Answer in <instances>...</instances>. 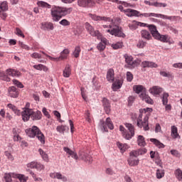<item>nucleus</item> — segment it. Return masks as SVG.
Masks as SVG:
<instances>
[{
	"mask_svg": "<svg viewBox=\"0 0 182 182\" xmlns=\"http://www.w3.org/2000/svg\"><path fill=\"white\" fill-rule=\"evenodd\" d=\"M175 176H176V177H177V178L178 180H181V178H182V171H181V170L177 169L175 171Z\"/></svg>",
	"mask_w": 182,
	"mask_h": 182,
	"instance_id": "nucleus-58",
	"label": "nucleus"
},
{
	"mask_svg": "<svg viewBox=\"0 0 182 182\" xmlns=\"http://www.w3.org/2000/svg\"><path fill=\"white\" fill-rule=\"evenodd\" d=\"M117 146L118 149H119L121 153H124V151H126L129 149V145H127V144L117 142Z\"/></svg>",
	"mask_w": 182,
	"mask_h": 182,
	"instance_id": "nucleus-33",
	"label": "nucleus"
},
{
	"mask_svg": "<svg viewBox=\"0 0 182 182\" xmlns=\"http://www.w3.org/2000/svg\"><path fill=\"white\" fill-rule=\"evenodd\" d=\"M70 75H72V70L70 69V65L68 64L63 72V76L64 77H70Z\"/></svg>",
	"mask_w": 182,
	"mask_h": 182,
	"instance_id": "nucleus-28",
	"label": "nucleus"
},
{
	"mask_svg": "<svg viewBox=\"0 0 182 182\" xmlns=\"http://www.w3.org/2000/svg\"><path fill=\"white\" fill-rule=\"evenodd\" d=\"M160 75L164 77H168V79H174V75H173V73L170 72L167 73L166 71H161Z\"/></svg>",
	"mask_w": 182,
	"mask_h": 182,
	"instance_id": "nucleus-39",
	"label": "nucleus"
},
{
	"mask_svg": "<svg viewBox=\"0 0 182 182\" xmlns=\"http://www.w3.org/2000/svg\"><path fill=\"white\" fill-rule=\"evenodd\" d=\"M171 136L173 139H180V135H178L177 127H171Z\"/></svg>",
	"mask_w": 182,
	"mask_h": 182,
	"instance_id": "nucleus-35",
	"label": "nucleus"
},
{
	"mask_svg": "<svg viewBox=\"0 0 182 182\" xmlns=\"http://www.w3.org/2000/svg\"><path fill=\"white\" fill-rule=\"evenodd\" d=\"M123 85V80H117L114 82L112 84V90L116 92L118 89H120Z\"/></svg>",
	"mask_w": 182,
	"mask_h": 182,
	"instance_id": "nucleus-29",
	"label": "nucleus"
},
{
	"mask_svg": "<svg viewBox=\"0 0 182 182\" xmlns=\"http://www.w3.org/2000/svg\"><path fill=\"white\" fill-rule=\"evenodd\" d=\"M85 27L88 33L94 38H100V31L99 30H95V28L90 25V23L86 22Z\"/></svg>",
	"mask_w": 182,
	"mask_h": 182,
	"instance_id": "nucleus-11",
	"label": "nucleus"
},
{
	"mask_svg": "<svg viewBox=\"0 0 182 182\" xmlns=\"http://www.w3.org/2000/svg\"><path fill=\"white\" fill-rule=\"evenodd\" d=\"M138 153L139 156H143V154L147 153V149H146V148L139 149H138Z\"/></svg>",
	"mask_w": 182,
	"mask_h": 182,
	"instance_id": "nucleus-63",
	"label": "nucleus"
},
{
	"mask_svg": "<svg viewBox=\"0 0 182 182\" xmlns=\"http://www.w3.org/2000/svg\"><path fill=\"white\" fill-rule=\"evenodd\" d=\"M112 48H113V49H115V50L122 49V48H123V42H118L114 44H112Z\"/></svg>",
	"mask_w": 182,
	"mask_h": 182,
	"instance_id": "nucleus-48",
	"label": "nucleus"
},
{
	"mask_svg": "<svg viewBox=\"0 0 182 182\" xmlns=\"http://www.w3.org/2000/svg\"><path fill=\"white\" fill-rule=\"evenodd\" d=\"M102 26L105 29H106V28H109L108 29L105 30V32H107V33H109L110 35L117 36L118 38H126V34L123 33L122 27L110 25H103Z\"/></svg>",
	"mask_w": 182,
	"mask_h": 182,
	"instance_id": "nucleus-6",
	"label": "nucleus"
},
{
	"mask_svg": "<svg viewBox=\"0 0 182 182\" xmlns=\"http://www.w3.org/2000/svg\"><path fill=\"white\" fill-rule=\"evenodd\" d=\"M149 92L151 95H154V96H157V95H160V93L163 92V88L159 86H154L149 89Z\"/></svg>",
	"mask_w": 182,
	"mask_h": 182,
	"instance_id": "nucleus-24",
	"label": "nucleus"
},
{
	"mask_svg": "<svg viewBox=\"0 0 182 182\" xmlns=\"http://www.w3.org/2000/svg\"><path fill=\"white\" fill-rule=\"evenodd\" d=\"M45 169V166H43L42 164L36 162V170H38V171H42V170Z\"/></svg>",
	"mask_w": 182,
	"mask_h": 182,
	"instance_id": "nucleus-49",
	"label": "nucleus"
},
{
	"mask_svg": "<svg viewBox=\"0 0 182 182\" xmlns=\"http://www.w3.org/2000/svg\"><path fill=\"white\" fill-rule=\"evenodd\" d=\"M0 11L2 12H5L6 11H8V2L7 1H3L0 4Z\"/></svg>",
	"mask_w": 182,
	"mask_h": 182,
	"instance_id": "nucleus-40",
	"label": "nucleus"
},
{
	"mask_svg": "<svg viewBox=\"0 0 182 182\" xmlns=\"http://www.w3.org/2000/svg\"><path fill=\"white\" fill-rule=\"evenodd\" d=\"M141 37L142 38V39H144L145 41H151V39H153L151 34L147 30L141 31Z\"/></svg>",
	"mask_w": 182,
	"mask_h": 182,
	"instance_id": "nucleus-21",
	"label": "nucleus"
},
{
	"mask_svg": "<svg viewBox=\"0 0 182 182\" xmlns=\"http://www.w3.org/2000/svg\"><path fill=\"white\" fill-rule=\"evenodd\" d=\"M7 107H9L10 110H12V112H14V113L17 116H21V110L18 109V107H16V106L10 103L7 105Z\"/></svg>",
	"mask_w": 182,
	"mask_h": 182,
	"instance_id": "nucleus-32",
	"label": "nucleus"
},
{
	"mask_svg": "<svg viewBox=\"0 0 182 182\" xmlns=\"http://www.w3.org/2000/svg\"><path fill=\"white\" fill-rule=\"evenodd\" d=\"M133 90L135 93H137V95L141 93L139 97L144 100V102H146V103H148L149 105H153V100L146 94V88H144L143 85H134Z\"/></svg>",
	"mask_w": 182,
	"mask_h": 182,
	"instance_id": "nucleus-5",
	"label": "nucleus"
},
{
	"mask_svg": "<svg viewBox=\"0 0 182 182\" xmlns=\"http://www.w3.org/2000/svg\"><path fill=\"white\" fill-rule=\"evenodd\" d=\"M23 122H28L32 116V109L25 108L23 112H21Z\"/></svg>",
	"mask_w": 182,
	"mask_h": 182,
	"instance_id": "nucleus-15",
	"label": "nucleus"
},
{
	"mask_svg": "<svg viewBox=\"0 0 182 182\" xmlns=\"http://www.w3.org/2000/svg\"><path fill=\"white\" fill-rule=\"evenodd\" d=\"M73 11V8H66V7H59V6H55L51 9V16L53 21L55 22H59L63 16H66V15H69L70 14H72V11Z\"/></svg>",
	"mask_w": 182,
	"mask_h": 182,
	"instance_id": "nucleus-1",
	"label": "nucleus"
},
{
	"mask_svg": "<svg viewBox=\"0 0 182 182\" xmlns=\"http://www.w3.org/2000/svg\"><path fill=\"white\" fill-rule=\"evenodd\" d=\"M41 29H43V31H53V29H55L53 23H50L48 21L41 23Z\"/></svg>",
	"mask_w": 182,
	"mask_h": 182,
	"instance_id": "nucleus-18",
	"label": "nucleus"
},
{
	"mask_svg": "<svg viewBox=\"0 0 182 182\" xmlns=\"http://www.w3.org/2000/svg\"><path fill=\"white\" fill-rule=\"evenodd\" d=\"M124 58L125 59V63H127L124 65V68H127L128 69H134L136 66H139L140 63H141V60H133V56L129 55L128 54L124 55Z\"/></svg>",
	"mask_w": 182,
	"mask_h": 182,
	"instance_id": "nucleus-7",
	"label": "nucleus"
},
{
	"mask_svg": "<svg viewBox=\"0 0 182 182\" xmlns=\"http://www.w3.org/2000/svg\"><path fill=\"white\" fill-rule=\"evenodd\" d=\"M141 68H159V65L156 63H154V62H151V61H147V60L143 61L141 63Z\"/></svg>",
	"mask_w": 182,
	"mask_h": 182,
	"instance_id": "nucleus-19",
	"label": "nucleus"
},
{
	"mask_svg": "<svg viewBox=\"0 0 182 182\" xmlns=\"http://www.w3.org/2000/svg\"><path fill=\"white\" fill-rule=\"evenodd\" d=\"M28 168H36V161H32L27 164Z\"/></svg>",
	"mask_w": 182,
	"mask_h": 182,
	"instance_id": "nucleus-62",
	"label": "nucleus"
},
{
	"mask_svg": "<svg viewBox=\"0 0 182 182\" xmlns=\"http://www.w3.org/2000/svg\"><path fill=\"white\" fill-rule=\"evenodd\" d=\"M38 152L45 161H48L49 160V156L45 153V151H43V150H42V149H39Z\"/></svg>",
	"mask_w": 182,
	"mask_h": 182,
	"instance_id": "nucleus-42",
	"label": "nucleus"
},
{
	"mask_svg": "<svg viewBox=\"0 0 182 182\" xmlns=\"http://www.w3.org/2000/svg\"><path fill=\"white\" fill-rule=\"evenodd\" d=\"M102 106L104 107V110H105L106 114H109L110 113V111H111L110 102L109 101V100L104 97L102 99Z\"/></svg>",
	"mask_w": 182,
	"mask_h": 182,
	"instance_id": "nucleus-17",
	"label": "nucleus"
},
{
	"mask_svg": "<svg viewBox=\"0 0 182 182\" xmlns=\"http://www.w3.org/2000/svg\"><path fill=\"white\" fill-rule=\"evenodd\" d=\"M124 126L127 129H126V128H124V127L122 125L119 126V131L121 132V134L122 137H124V139L126 140H131L132 138L134 137V126L130 123H125Z\"/></svg>",
	"mask_w": 182,
	"mask_h": 182,
	"instance_id": "nucleus-3",
	"label": "nucleus"
},
{
	"mask_svg": "<svg viewBox=\"0 0 182 182\" xmlns=\"http://www.w3.org/2000/svg\"><path fill=\"white\" fill-rule=\"evenodd\" d=\"M139 151L138 150H134V151H132L130 153H129V157H139Z\"/></svg>",
	"mask_w": 182,
	"mask_h": 182,
	"instance_id": "nucleus-59",
	"label": "nucleus"
},
{
	"mask_svg": "<svg viewBox=\"0 0 182 182\" xmlns=\"http://www.w3.org/2000/svg\"><path fill=\"white\" fill-rule=\"evenodd\" d=\"M37 5L41 8H48V9H50V5L45 1H38Z\"/></svg>",
	"mask_w": 182,
	"mask_h": 182,
	"instance_id": "nucleus-45",
	"label": "nucleus"
},
{
	"mask_svg": "<svg viewBox=\"0 0 182 182\" xmlns=\"http://www.w3.org/2000/svg\"><path fill=\"white\" fill-rule=\"evenodd\" d=\"M142 112V113H141ZM153 112V109L151 108H145L141 110H140V114L139 115V117L137 119V126L138 127L144 128V130L146 132L147 130H149V114H150V112ZM143 113L146 114V116L144 118L143 120Z\"/></svg>",
	"mask_w": 182,
	"mask_h": 182,
	"instance_id": "nucleus-2",
	"label": "nucleus"
},
{
	"mask_svg": "<svg viewBox=\"0 0 182 182\" xmlns=\"http://www.w3.org/2000/svg\"><path fill=\"white\" fill-rule=\"evenodd\" d=\"M118 9L121 12H124L127 16L132 17V16H139L140 15V11L128 9H123V6L120 5L118 6Z\"/></svg>",
	"mask_w": 182,
	"mask_h": 182,
	"instance_id": "nucleus-12",
	"label": "nucleus"
},
{
	"mask_svg": "<svg viewBox=\"0 0 182 182\" xmlns=\"http://www.w3.org/2000/svg\"><path fill=\"white\" fill-rule=\"evenodd\" d=\"M150 141H151V143H154V144H155V146H156L158 149H164V145L163 144V143L160 142V141H159L158 139L152 138L150 139Z\"/></svg>",
	"mask_w": 182,
	"mask_h": 182,
	"instance_id": "nucleus-36",
	"label": "nucleus"
},
{
	"mask_svg": "<svg viewBox=\"0 0 182 182\" xmlns=\"http://www.w3.org/2000/svg\"><path fill=\"white\" fill-rule=\"evenodd\" d=\"M137 143L138 146L144 147V146H146V141L144 140V136H143L142 135L138 136Z\"/></svg>",
	"mask_w": 182,
	"mask_h": 182,
	"instance_id": "nucleus-38",
	"label": "nucleus"
},
{
	"mask_svg": "<svg viewBox=\"0 0 182 182\" xmlns=\"http://www.w3.org/2000/svg\"><path fill=\"white\" fill-rule=\"evenodd\" d=\"M31 57L33 58V59H41L42 55L39 54V53H33L31 55Z\"/></svg>",
	"mask_w": 182,
	"mask_h": 182,
	"instance_id": "nucleus-60",
	"label": "nucleus"
},
{
	"mask_svg": "<svg viewBox=\"0 0 182 182\" xmlns=\"http://www.w3.org/2000/svg\"><path fill=\"white\" fill-rule=\"evenodd\" d=\"M177 18L178 17L176 16H166V15L162 16V19H168V21H176Z\"/></svg>",
	"mask_w": 182,
	"mask_h": 182,
	"instance_id": "nucleus-55",
	"label": "nucleus"
},
{
	"mask_svg": "<svg viewBox=\"0 0 182 182\" xmlns=\"http://www.w3.org/2000/svg\"><path fill=\"white\" fill-rule=\"evenodd\" d=\"M0 79L4 82H11V78L5 74V72H0Z\"/></svg>",
	"mask_w": 182,
	"mask_h": 182,
	"instance_id": "nucleus-41",
	"label": "nucleus"
},
{
	"mask_svg": "<svg viewBox=\"0 0 182 182\" xmlns=\"http://www.w3.org/2000/svg\"><path fill=\"white\" fill-rule=\"evenodd\" d=\"M33 68L36 70H43L44 72H48V70H49L48 67H46V65H43V64L34 65Z\"/></svg>",
	"mask_w": 182,
	"mask_h": 182,
	"instance_id": "nucleus-34",
	"label": "nucleus"
},
{
	"mask_svg": "<svg viewBox=\"0 0 182 182\" xmlns=\"http://www.w3.org/2000/svg\"><path fill=\"white\" fill-rule=\"evenodd\" d=\"M85 119L88 123H92V116H90V112L87 110L85 113Z\"/></svg>",
	"mask_w": 182,
	"mask_h": 182,
	"instance_id": "nucleus-44",
	"label": "nucleus"
},
{
	"mask_svg": "<svg viewBox=\"0 0 182 182\" xmlns=\"http://www.w3.org/2000/svg\"><path fill=\"white\" fill-rule=\"evenodd\" d=\"M127 82H132L133 80V74L130 72H127Z\"/></svg>",
	"mask_w": 182,
	"mask_h": 182,
	"instance_id": "nucleus-61",
	"label": "nucleus"
},
{
	"mask_svg": "<svg viewBox=\"0 0 182 182\" xmlns=\"http://www.w3.org/2000/svg\"><path fill=\"white\" fill-rule=\"evenodd\" d=\"M6 73L8 76H12V77H15L16 76H21V73L14 69H7Z\"/></svg>",
	"mask_w": 182,
	"mask_h": 182,
	"instance_id": "nucleus-30",
	"label": "nucleus"
},
{
	"mask_svg": "<svg viewBox=\"0 0 182 182\" xmlns=\"http://www.w3.org/2000/svg\"><path fill=\"white\" fill-rule=\"evenodd\" d=\"M100 125L102 132H107V127L110 129V130H113V129H114L113 122H112L110 117L107 118L106 122L103 121V119H101L100 122Z\"/></svg>",
	"mask_w": 182,
	"mask_h": 182,
	"instance_id": "nucleus-10",
	"label": "nucleus"
},
{
	"mask_svg": "<svg viewBox=\"0 0 182 182\" xmlns=\"http://www.w3.org/2000/svg\"><path fill=\"white\" fill-rule=\"evenodd\" d=\"M77 5L82 8H92L95 5L93 0H77Z\"/></svg>",
	"mask_w": 182,
	"mask_h": 182,
	"instance_id": "nucleus-14",
	"label": "nucleus"
},
{
	"mask_svg": "<svg viewBox=\"0 0 182 182\" xmlns=\"http://www.w3.org/2000/svg\"><path fill=\"white\" fill-rule=\"evenodd\" d=\"M153 6H156V8H166L167 6V4L166 3H159V2H154Z\"/></svg>",
	"mask_w": 182,
	"mask_h": 182,
	"instance_id": "nucleus-50",
	"label": "nucleus"
},
{
	"mask_svg": "<svg viewBox=\"0 0 182 182\" xmlns=\"http://www.w3.org/2000/svg\"><path fill=\"white\" fill-rule=\"evenodd\" d=\"M164 177V170L157 169L156 170V178H163Z\"/></svg>",
	"mask_w": 182,
	"mask_h": 182,
	"instance_id": "nucleus-43",
	"label": "nucleus"
},
{
	"mask_svg": "<svg viewBox=\"0 0 182 182\" xmlns=\"http://www.w3.org/2000/svg\"><path fill=\"white\" fill-rule=\"evenodd\" d=\"M107 80L112 83L114 82V70L113 68H109L107 72Z\"/></svg>",
	"mask_w": 182,
	"mask_h": 182,
	"instance_id": "nucleus-22",
	"label": "nucleus"
},
{
	"mask_svg": "<svg viewBox=\"0 0 182 182\" xmlns=\"http://www.w3.org/2000/svg\"><path fill=\"white\" fill-rule=\"evenodd\" d=\"M9 95L11 97H18V90L14 86L10 87L9 88Z\"/></svg>",
	"mask_w": 182,
	"mask_h": 182,
	"instance_id": "nucleus-27",
	"label": "nucleus"
},
{
	"mask_svg": "<svg viewBox=\"0 0 182 182\" xmlns=\"http://www.w3.org/2000/svg\"><path fill=\"white\" fill-rule=\"evenodd\" d=\"M173 68H175L176 69H182V63L173 64Z\"/></svg>",
	"mask_w": 182,
	"mask_h": 182,
	"instance_id": "nucleus-64",
	"label": "nucleus"
},
{
	"mask_svg": "<svg viewBox=\"0 0 182 182\" xmlns=\"http://www.w3.org/2000/svg\"><path fill=\"white\" fill-rule=\"evenodd\" d=\"M15 33L16 35H17L18 36H20L21 38H25V35L22 32V30H21V28H16Z\"/></svg>",
	"mask_w": 182,
	"mask_h": 182,
	"instance_id": "nucleus-51",
	"label": "nucleus"
},
{
	"mask_svg": "<svg viewBox=\"0 0 182 182\" xmlns=\"http://www.w3.org/2000/svg\"><path fill=\"white\" fill-rule=\"evenodd\" d=\"M97 49L100 52H102L105 49H106V46L103 44V43H100L97 46Z\"/></svg>",
	"mask_w": 182,
	"mask_h": 182,
	"instance_id": "nucleus-56",
	"label": "nucleus"
},
{
	"mask_svg": "<svg viewBox=\"0 0 182 182\" xmlns=\"http://www.w3.org/2000/svg\"><path fill=\"white\" fill-rule=\"evenodd\" d=\"M88 16L92 19V21H104V22H113V20L109 17L100 16L96 14H89Z\"/></svg>",
	"mask_w": 182,
	"mask_h": 182,
	"instance_id": "nucleus-13",
	"label": "nucleus"
},
{
	"mask_svg": "<svg viewBox=\"0 0 182 182\" xmlns=\"http://www.w3.org/2000/svg\"><path fill=\"white\" fill-rule=\"evenodd\" d=\"M97 39H98L99 41H101V43L103 45H105V46L108 43L107 39H106V38H104L101 33H100V38H97Z\"/></svg>",
	"mask_w": 182,
	"mask_h": 182,
	"instance_id": "nucleus-53",
	"label": "nucleus"
},
{
	"mask_svg": "<svg viewBox=\"0 0 182 182\" xmlns=\"http://www.w3.org/2000/svg\"><path fill=\"white\" fill-rule=\"evenodd\" d=\"M80 52H82V49H80V46H77L75 48L74 51L73 52V56H74V58H79V56H80Z\"/></svg>",
	"mask_w": 182,
	"mask_h": 182,
	"instance_id": "nucleus-37",
	"label": "nucleus"
},
{
	"mask_svg": "<svg viewBox=\"0 0 182 182\" xmlns=\"http://www.w3.org/2000/svg\"><path fill=\"white\" fill-rule=\"evenodd\" d=\"M59 23L63 26H69V25H70V21H68L67 19H63L59 22Z\"/></svg>",
	"mask_w": 182,
	"mask_h": 182,
	"instance_id": "nucleus-57",
	"label": "nucleus"
},
{
	"mask_svg": "<svg viewBox=\"0 0 182 182\" xmlns=\"http://www.w3.org/2000/svg\"><path fill=\"white\" fill-rule=\"evenodd\" d=\"M41 53H43V55H45V56H46L47 58H48L50 60H54V61L58 62V60H63V59H68V55L70 53V51L68 48L64 49L60 53V55L58 58H53L50 55L46 54L43 51H41Z\"/></svg>",
	"mask_w": 182,
	"mask_h": 182,
	"instance_id": "nucleus-9",
	"label": "nucleus"
},
{
	"mask_svg": "<svg viewBox=\"0 0 182 182\" xmlns=\"http://www.w3.org/2000/svg\"><path fill=\"white\" fill-rule=\"evenodd\" d=\"M149 31L151 32V36L155 39L156 37L160 33L159 31H157V27L153 24H150L148 26Z\"/></svg>",
	"mask_w": 182,
	"mask_h": 182,
	"instance_id": "nucleus-23",
	"label": "nucleus"
},
{
	"mask_svg": "<svg viewBox=\"0 0 182 182\" xmlns=\"http://www.w3.org/2000/svg\"><path fill=\"white\" fill-rule=\"evenodd\" d=\"M128 164L131 167H136V166H139V163H140V160L139 159L130 157L127 159Z\"/></svg>",
	"mask_w": 182,
	"mask_h": 182,
	"instance_id": "nucleus-25",
	"label": "nucleus"
},
{
	"mask_svg": "<svg viewBox=\"0 0 182 182\" xmlns=\"http://www.w3.org/2000/svg\"><path fill=\"white\" fill-rule=\"evenodd\" d=\"M4 155L7 157L9 160H10V161H14V156H12V154H11L9 151H6L4 152Z\"/></svg>",
	"mask_w": 182,
	"mask_h": 182,
	"instance_id": "nucleus-54",
	"label": "nucleus"
},
{
	"mask_svg": "<svg viewBox=\"0 0 182 182\" xmlns=\"http://www.w3.org/2000/svg\"><path fill=\"white\" fill-rule=\"evenodd\" d=\"M50 177H51V178H58V180H62V181L64 182L68 181V178L62 175L60 173H50Z\"/></svg>",
	"mask_w": 182,
	"mask_h": 182,
	"instance_id": "nucleus-20",
	"label": "nucleus"
},
{
	"mask_svg": "<svg viewBox=\"0 0 182 182\" xmlns=\"http://www.w3.org/2000/svg\"><path fill=\"white\" fill-rule=\"evenodd\" d=\"M31 119L33 120H41L42 119V112L41 111L35 112L32 110Z\"/></svg>",
	"mask_w": 182,
	"mask_h": 182,
	"instance_id": "nucleus-31",
	"label": "nucleus"
},
{
	"mask_svg": "<svg viewBox=\"0 0 182 182\" xmlns=\"http://www.w3.org/2000/svg\"><path fill=\"white\" fill-rule=\"evenodd\" d=\"M156 41H159L160 42H162L163 43H170V40L171 39V37L168 36V34H160L157 35L155 38Z\"/></svg>",
	"mask_w": 182,
	"mask_h": 182,
	"instance_id": "nucleus-16",
	"label": "nucleus"
},
{
	"mask_svg": "<svg viewBox=\"0 0 182 182\" xmlns=\"http://www.w3.org/2000/svg\"><path fill=\"white\" fill-rule=\"evenodd\" d=\"M12 176L14 177V178H18L20 182H26L28 181V176H26L23 174H11V173H5L4 178L5 182H12Z\"/></svg>",
	"mask_w": 182,
	"mask_h": 182,
	"instance_id": "nucleus-8",
	"label": "nucleus"
},
{
	"mask_svg": "<svg viewBox=\"0 0 182 182\" xmlns=\"http://www.w3.org/2000/svg\"><path fill=\"white\" fill-rule=\"evenodd\" d=\"M147 45V42L143 41V40H139L136 46L139 49H143Z\"/></svg>",
	"mask_w": 182,
	"mask_h": 182,
	"instance_id": "nucleus-47",
	"label": "nucleus"
},
{
	"mask_svg": "<svg viewBox=\"0 0 182 182\" xmlns=\"http://www.w3.org/2000/svg\"><path fill=\"white\" fill-rule=\"evenodd\" d=\"M14 85H16L17 87H19L20 89H23V84L21 82H19L18 80H13Z\"/></svg>",
	"mask_w": 182,
	"mask_h": 182,
	"instance_id": "nucleus-52",
	"label": "nucleus"
},
{
	"mask_svg": "<svg viewBox=\"0 0 182 182\" xmlns=\"http://www.w3.org/2000/svg\"><path fill=\"white\" fill-rule=\"evenodd\" d=\"M26 133L28 137H37L41 144H45V135H43L38 127L33 126L32 128L26 129Z\"/></svg>",
	"mask_w": 182,
	"mask_h": 182,
	"instance_id": "nucleus-4",
	"label": "nucleus"
},
{
	"mask_svg": "<svg viewBox=\"0 0 182 182\" xmlns=\"http://www.w3.org/2000/svg\"><path fill=\"white\" fill-rule=\"evenodd\" d=\"M63 150L64 151H65V153H67V154H68L69 156H71L73 159H75V160H77L79 159V157L77 156V154L72 151L68 147H64Z\"/></svg>",
	"mask_w": 182,
	"mask_h": 182,
	"instance_id": "nucleus-26",
	"label": "nucleus"
},
{
	"mask_svg": "<svg viewBox=\"0 0 182 182\" xmlns=\"http://www.w3.org/2000/svg\"><path fill=\"white\" fill-rule=\"evenodd\" d=\"M168 93L164 92L162 96L163 105H167L168 103Z\"/></svg>",
	"mask_w": 182,
	"mask_h": 182,
	"instance_id": "nucleus-46",
	"label": "nucleus"
}]
</instances>
